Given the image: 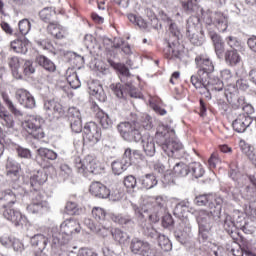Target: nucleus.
Instances as JSON below:
<instances>
[{
    "mask_svg": "<svg viewBox=\"0 0 256 256\" xmlns=\"http://www.w3.org/2000/svg\"><path fill=\"white\" fill-rule=\"evenodd\" d=\"M157 145L161 147L168 157H177L183 150V144L175 139V130L165 125H159L156 132Z\"/></svg>",
    "mask_w": 256,
    "mask_h": 256,
    "instance_id": "1",
    "label": "nucleus"
},
{
    "mask_svg": "<svg viewBox=\"0 0 256 256\" xmlns=\"http://www.w3.org/2000/svg\"><path fill=\"white\" fill-rule=\"evenodd\" d=\"M210 211L198 210L196 214V221L198 223L200 233L209 231L214 221H219L221 217V209L223 207V198L216 197L214 202L208 204Z\"/></svg>",
    "mask_w": 256,
    "mask_h": 256,
    "instance_id": "2",
    "label": "nucleus"
},
{
    "mask_svg": "<svg viewBox=\"0 0 256 256\" xmlns=\"http://www.w3.org/2000/svg\"><path fill=\"white\" fill-rule=\"evenodd\" d=\"M73 233H81V226L77 220L70 218L60 225V233H54L52 235L53 245H67L71 241Z\"/></svg>",
    "mask_w": 256,
    "mask_h": 256,
    "instance_id": "3",
    "label": "nucleus"
},
{
    "mask_svg": "<svg viewBox=\"0 0 256 256\" xmlns=\"http://www.w3.org/2000/svg\"><path fill=\"white\" fill-rule=\"evenodd\" d=\"M167 205V198L165 196H156L155 197V208L154 212L149 213V210L145 207L137 206V204H132V209L134 215L138 221H145V219H154L157 221L159 219V212L163 211Z\"/></svg>",
    "mask_w": 256,
    "mask_h": 256,
    "instance_id": "4",
    "label": "nucleus"
},
{
    "mask_svg": "<svg viewBox=\"0 0 256 256\" xmlns=\"http://www.w3.org/2000/svg\"><path fill=\"white\" fill-rule=\"evenodd\" d=\"M75 168L78 173L84 175V177H89V175H100V173H103L101 163H99L97 159L93 158V156H86L84 160L76 158Z\"/></svg>",
    "mask_w": 256,
    "mask_h": 256,
    "instance_id": "5",
    "label": "nucleus"
},
{
    "mask_svg": "<svg viewBox=\"0 0 256 256\" xmlns=\"http://www.w3.org/2000/svg\"><path fill=\"white\" fill-rule=\"evenodd\" d=\"M200 11L206 25H214L220 33L227 31V27H229V16H227V14H223V12H203V9Z\"/></svg>",
    "mask_w": 256,
    "mask_h": 256,
    "instance_id": "6",
    "label": "nucleus"
},
{
    "mask_svg": "<svg viewBox=\"0 0 256 256\" xmlns=\"http://www.w3.org/2000/svg\"><path fill=\"white\" fill-rule=\"evenodd\" d=\"M195 64L198 71L197 74L192 75V77H197L202 83H205L207 79L211 77V73L215 71L213 62L209 57L200 55L195 58Z\"/></svg>",
    "mask_w": 256,
    "mask_h": 256,
    "instance_id": "7",
    "label": "nucleus"
},
{
    "mask_svg": "<svg viewBox=\"0 0 256 256\" xmlns=\"http://www.w3.org/2000/svg\"><path fill=\"white\" fill-rule=\"evenodd\" d=\"M109 63L112 67H114V69H117L120 81H122V83H126V87H128L127 95H130V97H134V99H140L141 93L137 92V88H135L133 84L129 83V79H131V73L129 72V68H127L125 64H119L113 61H109Z\"/></svg>",
    "mask_w": 256,
    "mask_h": 256,
    "instance_id": "8",
    "label": "nucleus"
},
{
    "mask_svg": "<svg viewBox=\"0 0 256 256\" xmlns=\"http://www.w3.org/2000/svg\"><path fill=\"white\" fill-rule=\"evenodd\" d=\"M117 129L121 137L130 143L133 141L138 143V141L143 139V135H141V132L137 129V126H135V124H131L130 122H122L118 124Z\"/></svg>",
    "mask_w": 256,
    "mask_h": 256,
    "instance_id": "9",
    "label": "nucleus"
},
{
    "mask_svg": "<svg viewBox=\"0 0 256 256\" xmlns=\"http://www.w3.org/2000/svg\"><path fill=\"white\" fill-rule=\"evenodd\" d=\"M19 171H21V166L19 163H17L14 160L8 159L6 163V177L7 181H9L14 189V191H17V189H20L19 185V179L21 175L19 174Z\"/></svg>",
    "mask_w": 256,
    "mask_h": 256,
    "instance_id": "10",
    "label": "nucleus"
},
{
    "mask_svg": "<svg viewBox=\"0 0 256 256\" xmlns=\"http://www.w3.org/2000/svg\"><path fill=\"white\" fill-rule=\"evenodd\" d=\"M197 25H199V17L191 16L187 21V35L190 43L196 47H201L203 45L204 38L199 36V31H197Z\"/></svg>",
    "mask_w": 256,
    "mask_h": 256,
    "instance_id": "11",
    "label": "nucleus"
},
{
    "mask_svg": "<svg viewBox=\"0 0 256 256\" xmlns=\"http://www.w3.org/2000/svg\"><path fill=\"white\" fill-rule=\"evenodd\" d=\"M3 217L7 219V221H11L15 227H21L23 225L27 227L29 225L27 217L23 216L19 210L11 209V207L4 208Z\"/></svg>",
    "mask_w": 256,
    "mask_h": 256,
    "instance_id": "12",
    "label": "nucleus"
},
{
    "mask_svg": "<svg viewBox=\"0 0 256 256\" xmlns=\"http://www.w3.org/2000/svg\"><path fill=\"white\" fill-rule=\"evenodd\" d=\"M84 139L96 145L101 139V129L95 122H89L84 126Z\"/></svg>",
    "mask_w": 256,
    "mask_h": 256,
    "instance_id": "13",
    "label": "nucleus"
},
{
    "mask_svg": "<svg viewBox=\"0 0 256 256\" xmlns=\"http://www.w3.org/2000/svg\"><path fill=\"white\" fill-rule=\"evenodd\" d=\"M181 229L175 232V237L181 245H185V243H189V239H191V222H189V219L184 218L180 222Z\"/></svg>",
    "mask_w": 256,
    "mask_h": 256,
    "instance_id": "14",
    "label": "nucleus"
},
{
    "mask_svg": "<svg viewBox=\"0 0 256 256\" xmlns=\"http://www.w3.org/2000/svg\"><path fill=\"white\" fill-rule=\"evenodd\" d=\"M208 35L212 41V45L218 59H221L223 57V53H225V42L223 41V38H221V35L211 29H208Z\"/></svg>",
    "mask_w": 256,
    "mask_h": 256,
    "instance_id": "15",
    "label": "nucleus"
},
{
    "mask_svg": "<svg viewBox=\"0 0 256 256\" xmlns=\"http://www.w3.org/2000/svg\"><path fill=\"white\" fill-rule=\"evenodd\" d=\"M253 123V119L251 116L240 114L232 123V127L236 133H245L247 131V127L251 126Z\"/></svg>",
    "mask_w": 256,
    "mask_h": 256,
    "instance_id": "16",
    "label": "nucleus"
},
{
    "mask_svg": "<svg viewBox=\"0 0 256 256\" xmlns=\"http://www.w3.org/2000/svg\"><path fill=\"white\" fill-rule=\"evenodd\" d=\"M190 81L196 89H200L201 95H204L206 99H211V91L213 90L209 89L211 87L209 85V79H207L205 82H202L201 78H198L197 76H191Z\"/></svg>",
    "mask_w": 256,
    "mask_h": 256,
    "instance_id": "17",
    "label": "nucleus"
},
{
    "mask_svg": "<svg viewBox=\"0 0 256 256\" xmlns=\"http://www.w3.org/2000/svg\"><path fill=\"white\" fill-rule=\"evenodd\" d=\"M90 193L94 197H98V199H107L111 195V190L107 189V186L101 182H93L90 185Z\"/></svg>",
    "mask_w": 256,
    "mask_h": 256,
    "instance_id": "18",
    "label": "nucleus"
},
{
    "mask_svg": "<svg viewBox=\"0 0 256 256\" xmlns=\"http://www.w3.org/2000/svg\"><path fill=\"white\" fill-rule=\"evenodd\" d=\"M30 46L31 42L27 38H24L23 40L16 39L10 42V49L14 53H20L21 55H27Z\"/></svg>",
    "mask_w": 256,
    "mask_h": 256,
    "instance_id": "19",
    "label": "nucleus"
},
{
    "mask_svg": "<svg viewBox=\"0 0 256 256\" xmlns=\"http://www.w3.org/2000/svg\"><path fill=\"white\" fill-rule=\"evenodd\" d=\"M0 124L5 129H13L15 127V118H13V114L7 111V108L3 106L0 102Z\"/></svg>",
    "mask_w": 256,
    "mask_h": 256,
    "instance_id": "20",
    "label": "nucleus"
},
{
    "mask_svg": "<svg viewBox=\"0 0 256 256\" xmlns=\"http://www.w3.org/2000/svg\"><path fill=\"white\" fill-rule=\"evenodd\" d=\"M142 146L148 157H153L155 155L157 148L155 147V138H153V136L145 134L142 137Z\"/></svg>",
    "mask_w": 256,
    "mask_h": 256,
    "instance_id": "21",
    "label": "nucleus"
},
{
    "mask_svg": "<svg viewBox=\"0 0 256 256\" xmlns=\"http://www.w3.org/2000/svg\"><path fill=\"white\" fill-rule=\"evenodd\" d=\"M16 99L19 101L20 105L26 107V109H32L33 107V95L25 89H19L16 92Z\"/></svg>",
    "mask_w": 256,
    "mask_h": 256,
    "instance_id": "22",
    "label": "nucleus"
},
{
    "mask_svg": "<svg viewBox=\"0 0 256 256\" xmlns=\"http://www.w3.org/2000/svg\"><path fill=\"white\" fill-rule=\"evenodd\" d=\"M0 203H3L2 207L4 209L11 207V205H15V203H17V193L11 189L5 190L0 197Z\"/></svg>",
    "mask_w": 256,
    "mask_h": 256,
    "instance_id": "23",
    "label": "nucleus"
},
{
    "mask_svg": "<svg viewBox=\"0 0 256 256\" xmlns=\"http://www.w3.org/2000/svg\"><path fill=\"white\" fill-rule=\"evenodd\" d=\"M44 109L48 115H61L63 113V106L55 99L46 100L44 102Z\"/></svg>",
    "mask_w": 256,
    "mask_h": 256,
    "instance_id": "24",
    "label": "nucleus"
},
{
    "mask_svg": "<svg viewBox=\"0 0 256 256\" xmlns=\"http://www.w3.org/2000/svg\"><path fill=\"white\" fill-rule=\"evenodd\" d=\"M164 55L166 59H179L181 61V51L179 50V44L177 42L168 43L166 49H164Z\"/></svg>",
    "mask_w": 256,
    "mask_h": 256,
    "instance_id": "25",
    "label": "nucleus"
},
{
    "mask_svg": "<svg viewBox=\"0 0 256 256\" xmlns=\"http://www.w3.org/2000/svg\"><path fill=\"white\" fill-rule=\"evenodd\" d=\"M95 119L102 129H111L113 127V120L109 117V114L105 113L103 110H98L95 114Z\"/></svg>",
    "mask_w": 256,
    "mask_h": 256,
    "instance_id": "26",
    "label": "nucleus"
},
{
    "mask_svg": "<svg viewBox=\"0 0 256 256\" xmlns=\"http://www.w3.org/2000/svg\"><path fill=\"white\" fill-rule=\"evenodd\" d=\"M43 125H45V120L41 116H36L34 118V131L33 137L34 139H43L45 137V132L43 131Z\"/></svg>",
    "mask_w": 256,
    "mask_h": 256,
    "instance_id": "27",
    "label": "nucleus"
},
{
    "mask_svg": "<svg viewBox=\"0 0 256 256\" xmlns=\"http://www.w3.org/2000/svg\"><path fill=\"white\" fill-rule=\"evenodd\" d=\"M131 167V160L121 159L112 162V171L114 175H121L124 171H127V168Z\"/></svg>",
    "mask_w": 256,
    "mask_h": 256,
    "instance_id": "28",
    "label": "nucleus"
},
{
    "mask_svg": "<svg viewBox=\"0 0 256 256\" xmlns=\"http://www.w3.org/2000/svg\"><path fill=\"white\" fill-rule=\"evenodd\" d=\"M35 61L37 65H39L40 67H43V69H45L46 71H49L50 73H53L57 69V67L55 66V63H53V61H51L46 56L39 55L36 57Z\"/></svg>",
    "mask_w": 256,
    "mask_h": 256,
    "instance_id": "29",
    "label": "nucleus"
},
{
    "mask_svg": "<svg viewBox=\"0 0 256 256\" xmlns=\"http://www.w3.org/2000/svg\"><path fill=\"white\" fill-rule=\"evenodd\" d=\"M125 86L121 83H116L110 85V89L112 93L118 98V99H125L127 97L128 87L127 82H124Z\"/></svg>",
    "mask_w": 256,
    "mask_h": 256,
    "instance_id": "30",
    "label": "nucleus"
},
{
    "mask_svg": "<svg viewBox=\"0 0 256 256\" xmlns=\"http://www.w3.org/2000/svg\"><path fill=\"white\" fill-rule=\"evenodd\" d=\"M47 31L56 39H63V37H65V30H63L61 25H59V23L56 21L48 25Z\"/></svg>",
    "mask_w": 256,
    "mask_h": 256,
    "instance_id": "31",
    "label": "nucleus"
},
{
    "mask_svg": "<svg viewBox=\"0 0 256 256\" xmlns=\"http://www.w3.org/2000/svg\"><path fill=\"white\" fill-rule=\"evenodd\" d=\"M140 183L143 189H153V187H157V177L153 174H146L140 178Z\"/></svg>",
    "mask_w": 256,
    "mask_h": 256,
    "instance_id": "32",
    "label": "nucleus"
},
{
    "mask_svg": "<svg viewBox=\"0 0 256 256\" xmlns=\"http://www.w3.org/2000/svg\"><path fill=\"white\" fill-rule=\"evenodd\" d=\"M2 99L6 105V107H8L10 113H12V115H14V117H23V112H21V110L17 109V107H15V104H13V101H11V98H9V94L7 93H2Z\"/></svg>",
    "mask_w": 256,
    "mask_h": 256,
    "instance_id": "33",
    "label": "nucleus"
},
{
    "mask_svg": "<svg viewBox=\"0 0 256 256\" xmlns=\"http://www.w3.org/2000/svg\"><path fill=\"white\" fill-rule=\"evenodd\" d=\"M40 19L44 21V23H55V17H57L56 12L53 10V8H44L43 10L40 11L39 13Z\"/></svg>",
    "mask_w": 256,
    "mask_h": 256,
    "instance_id": "34",
    "label": "nucleus"
},
{
    "mask_svg": "<svg viewBox=\"0 0 256 256\" xmlns=\"http://www.w3.org/2000/svg\"><path fill=\"white\" fill-rule=\"evenodd\" d=\"M37 156L36 159H42L43 161L45 160H50V161H55V159H57V153H55V151L51 150V149H47V148H39L37 150Z\"/></svg>",
    "mask_w": 256,
    "mask_h": 256,
    "instance_id": "35",
    "label": "nucleus"
},
{
    "mask_svg": "<svg viewBox=\"0 0 256 256\" xmlns=\"http://www.w3.org/2000/svg\"><path fill=\"white\" fill-rule=\"evenodd\" d=\"M173 173L177 177H187L190 173V166H187V164L183 162L176 163L173 167Z\"/></svg>",
    "mask_w": 256,
    "mask_h": 256,
    "instance_id": "36",
    "label": "nucleus"
},
{
    "mask_svg": "<svg viewBox=\"0 0 256 256\" xmlns=\"http://www.w3.org/2000/svg\"><path fill=\"white\" fill-rule=\"evenodd\" d=\"M224 229L232 239H235V233H237L235 231H237V228L235 227V222L230 215H226L224 218Z\"/></svg>",
    "mask_w": 256,
    "mask_h": 256,
    "instance_id": "37",
    "label": "nucleus"
},
{
    "mask_svg": "<svg viewBox=\"0 0 256 256\" xmlns=\"http://www.w3.org/2000/svg\"><path fill=\"white\" fill-rule=\"evenodd\" d=\"M217 198L213 197V195L210 194H202L198 195L194 199L195 205H198V207H205L207 203H214Z\"/></svg>",
    "mask_w": 256,
    "mask_h": 256,
    "instance_id": "38",
    "label": "nucleus"
},
{
    "mask_svg": "<svg viewBox=\"0 0 256 256\" xmlns=\"http://www.w3.org/2000/svg\"><path fill=\"white\" fill-rule=\"evenodd\" d=\"M225 61L231 66L237 65L238 63H241V56L239 55V52H237L235 49L228 50L225 53Z\"/></svg>",
    "mask_w": 256,
    "mask_h": 256,
    "instance_id": "39",
    "label": "nucleus"
},
{
    "mask_svg": "<svg viewBox=\"0 0 256 256\" xmlns=\"http://www.w3.org/2000/svg\"><path fill=\"white\" fill-rule=\"evenodd\" d=\"M183 11L188 15H193L199 9L195 0H180Z\"/></svg>",
    "mask_w": 256,
    "mask_h": 256,
    "instance_id": "40",
    "label": "nucleus"
},
{
    "mask_svg": "<svg viewBox=\"0 0 256 256\" xmlns=\"http://www.w3.org/2000/svg\"><path fill=\"white\" fill-rule=\"evenodd\" d=\"M112 237L120 245H126L129 242V234L121 231V229L116 228L112 231Z\"/></svg>",
    "mask_w": 256,
    "mask_h": 256,
    "instance_id": "41",
    "label": "nucleus"
},
{
    "mask_svg": "<svg viewBox=\"0 0 256 256\" xmlns=\"http://www.w3.org/2000/svg\"><path fill=\"white\" fill-rule=\"evenodd\" d=\"M190 205L189 201H182L178 203L174 208V215H176V217H185V213L189 211Z\"/></svg>",
    "mask_w": 256,
    "mask_h": 256,
    "instance_id": "42",
    "label": "nucleus"
},
{
    "mask_svg": "<svg viewBox=\"0 0 256 256\" xmlns=\"http://www.w3.org/2000/svg\"><path fill=\"white\" fill-rule=\"evenodd\" d=\"M190 172L196 179H199L200 177H203V175H205V169H203V166L199 162H194L190 164Z\"/></svg>",
    "mask_w": 256,
    "mask_h": 256,
    "instance_id": "43",
    "label": "nucleus"
},
{
    "mask_svg": "<svg viewBox=\"0 0 256 256\" xmlns=\"http://www.w3.org/2000/svg\"><path fill=\"white\" fill-rule=\"evenodd\" d=\"M156 239L158 241L159 247H161L163 251H171V249H173L171 241L165 235L160 234V236H158Z\"/></svg>",
    "mask_w": 256,
    "mask_h": 256,
    "instance_id": "44",
    "label": "nucleus"
},
{
    "mask_svg": "<svg viewBox=\"0 0 256 256\" xmlns=\"http://www.w3.org/2000/svg\"><path fill=\"white\" fill-rule=\"evenodd\" d=\"M112 221L119 223V225H125V227H131L133 225V220L129 216L114 215Z\"/></svg>",
    "mask_w": 256,
    "mask_h": 256,
    "instance_id": "45",
    "label": "nucleus"
},
{
    "mask_svg": "<svg viewBox=\"0 0 256 256\" xmlns=\"http://www.w3.org/2000/svg\"><path fill=\"white\" fill-rule=\"evenodd\" d=\"M208 85L210 86L209 89H212V91H223V81L219 78H208Z\"/></svg>",
    "mask_w": 256,
    "mask_h": 256,
    "instance_id": "46",
    "label": "nucleus"
},
{
    "mask_svg": "<svg viewBox=\"0 0 256 256\" xmlns=\"http://www.w3.org/2000/svg\"><path fill=\"white\" fill-rule=\"evenodd\" d=\"M143 233L146 237H150V239H158L161 235V233L154 229L153 225L151 224H148L144 227Z\"/></svg>",
    "mask_w": 256,
    "mask_h": 256,
    "instance_id": "47",
    "label": "nucleus"
},
{
    "mask_svg": "<svg viewBox=\"0 0 256 256\" xmlns=\"http://www.w3.org/2000/svg\"><path fill=\"white\" fill-rule=\"evenodd\" d=\"M143 245V240L139 238H132L130 242V251L133 255H137L141 251V247Z\"/></svg>",
    "mask_w": 256,
    "mask_h": 256,
    "instance_id": "48",
    "label": "nucleus"
},
{
    "mask_svg": "<svg viewBox=\"0 0 256 256\" xmlns=\"http://www.w3.org/2000/svg\"><path fill=\"white\" fill-rule=\"evenodd\" d=\"M8 65L10 67V69L12 70L13 75H18L19 74V57L17 56H12L10 58H8Z\"/></svg>",
    "mask_w": 256,
    "mask_h": 256,
    "instance_id": "49",
    "label": "nucleus"
},
{
    "mask_svg": "<svg viewBox=\"0 0 256 256\" xmlns=\"http://www.w3.org/2000/svg\"><path fill=\"white\" fill-rule=\"evenodd\" d=\"M21 35H27L31 31V22L28 19H22L18 23Z\"/></svg>",
    "mask_w": 256,
    "mask_h": 256,
    "instance_id": "50",
    "label": "nucleus"
},
{
    "mask_svg": "<svg viewBox=\"0 0 256 256\" xmlns=\"http://www.w3.org/2000/svg\"><path fill=\"white\" fill-rule=\"evenodd\" d=\"M33 179L36 183H39V185H43V183L47 182V172H45V169L37 170L33 175Z\"/></svg>",
    "mask_w": 256,
    "mask_h": 256,
    "instance_id": "51",
    "label": "nucleus"
},
{
    "mask_svg": "<svg viewBox=\"0 0 256 256\" xmlns=\"http://www.w3.org/2000/svg\"><path fill=\"white\" fill-rule=\"evenodd\" d=\"M67 82L72 89H79V87H81V81H79V77L77 76L76 72H73L71 75L67 76Z\"/></svg>",
    "mask_w": 256,
    "mask_h": 256,
    "instance_id": "52",
    "label": "nucleus"
},
{
    "mask_svg": "<svg viewBox=\"0 0 256 256\" xmlns=\"http://www.w3.org/2000/svg\"><path fill=\"white\" fill-rule=\"evenodd\" d=\"M124 186L126 189H128V191H133V189L137 187V178H135L133 175L126 176L124 178Z\"/></svg>",
    "mask_w": 256,
    "mask_h": 256,
    "instance_id": "53",
    "label": "nucleus"
},
{
    "mask_svg": "<svg viewBox=\"0 0 256 256\" xmlns=\"http://www.w3.org/2000/svg\"><path fill=\"white\" fill-rule=\"evenodd\" d=\"M33 240L36 247H40V249H45L47 246V238L43 234H35Z\"/></svg>",
    "mask_w": 256,
    "mask_h": 256,
    "instance_id": "54",
    "label": "nucleus"
},
{
    "mask_svg": "<svg viewBox=\"0 0 256 256\" xmlns=\"http://www.w3.org/2000/svg\"><path fill=\"white\" fill-rule=\"evenodd\" d=\"M107 213L101 207H95L92 209V217L96 219V221H105Z\"/></svg>",
    "mask_w": 256,
    "mask_h": 256,
    "instance_id": "55",
    "label": "nucleus"
},
{
    "mask_svg": "<svg viewBox=\"0 0 256 256\" xmlns=\"http://www.w3.org/2000/svg\"><path fill=\"white\" fill-rule=\"evenodd\" d=\"M81 120V112L76 107H71L68 109V121Z\"/></svg>",
    "mask_w": 256,
    "mask_h": 256,
    "instance_id": "56",
    "label": "nucleus"
},
{
    "mask_svg": "<svg viewBox=\"0 0 256 256\" xmlns=\"http://www.w3.org/2000/svg\"><path fill=\"white\" fill-rule=\"evenodd\" d=\"M23 67L25 77L27 79H33V61L26 60Z\"/></svg>",
    "mask_w": 256,
    "mask_h": 256,
    "instance_id": "57",
    "label": "nucleus"
},
{
    "mask_svg": "<svg viewBox=\"0 0 256 256\" xmlns=\"http://www.w3.org/2000/svg\"><path fill=\"white\" fill-rule=\"evenodd\" d=\"M66 212L68 215H80L81 210L77 207L75 202H68L66 204Z\"/></svg>",
    "mask_w": 256,
    "mask_h": 256,
    "instance_id": "58",
    "label": "nucleus"
},
{
    "mask_svg": "<svg viewBox=\"0 0 256 256\" xmlns=\"http://www.w3.org/2000/svg\"><path fill=\"white\" fill-rule=\"evenodd\" d=\"M73 175V170L69 167L68 164H61L60 165V176L63 179H69Z\"/></svg>",
    "mask_w": 256,
    "mask_h": 256,
    "instance_id": "59",
    "label": "nucleus"
},
{
    "mask_svg": "<svg viewBox=\"0 0 256 256\" xmlns=\"http://www.w3.org/2000/svg\"><path fill=\"white\" fill-rule=\"evenodd\" d=\"M227 45L231 47V49H237L238 47H241V41L235 36H228L225 39Z\"/></svg>",
    "mask_w": 256,
    "mask_h": 256,
    "instance_id": "60",
    "label": "nucleus"
},
{
    "mask_svg": "<svg viewBox=\"0 0 256 256\" xmlns=\"http://www.w3.org/2000/svg\"><path fill=\"white\" fill-rule=\"evenodd\" d=\"M167 22L169 25V31L175 37V41H178L179 39V28H177V24L173 23V20L171 18L167 17Z\"/></svg>",
    "mask_w": 256,
    "mask_h": 256,
    "instance_id": "61",
    "label": "nucleus"
},
{
    "mask_svg": "<svg viewBox=\"0 0 256 256\" xmlns=\"http://www.w3.org/2000/svg\"><path fill=\"white\" fill-rule=\"evenodd\" d=\"M69 123H70L71 130L74 133H81V131H83V124L81 122V119L80 120H72Z\"/></svg>",
    "mask_w": 256,
    "mask_h": 256,
    "instance_id": "62",
    "label": "nucleus"
},
{
    "mask_svg": "<svg viewBox=\"0 0 256 256\" xmlns=\"http://www.w3.org/2000/svg\"><path fill=\"white\" fill-rule=\"evenodd\" d=\"M16 151L22 159H31V150L18 146Z\"/></svg>",
    "mask_w": 256,
    "mask_h": 256,
    "instance_id": "63",
    "label": "nucleus"
},
{
    "mask_svg": "<svg viewBox=\"0 0 256 256\" xmlns=\"http://www.w3.org/2000/svg\"><path fill=\"white\" fill-rule=\"evenodd\" d=\"M236 87L239 91H249V81L246 79H239L236 81Z\"/></svg>",
    "mask_w": 256,
    "mask_h": 256,
    "instance_id": "64",
    "label": "nucleus"
}]
</instances>
